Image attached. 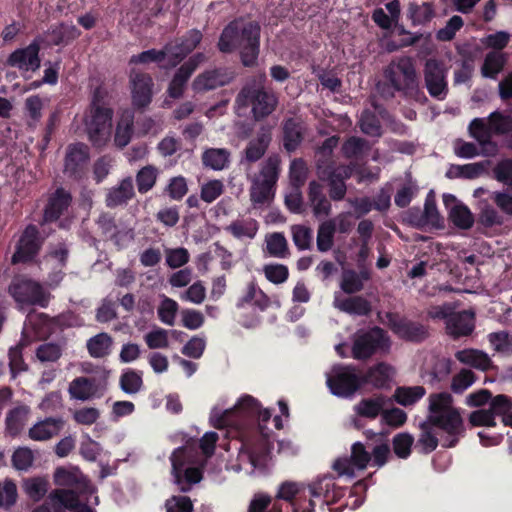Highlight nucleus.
Here are the masks:
<instances>
[{"mask_svg": "<svg viewBox=\"0 0 512 512\" xmlns=\"http://www.w3.org/2000/svg\"><path fill=\"white\" fill-rule=\"evenodd\" d=\"M260 32L258 22L243 17L236 18L222 30L217 47L222 53L238 50L241 63L245 67H254L260 52Z\"/></svg>", "mask_w": 512, "mask_h": 512, "instance_id": "f257e3e1", "label": "nucleus"}, {"mask_svg": "<svg viewBox=\"0 0 512 512\" xmlns=\"http://www.w3.org/2000/svg\"><path fill=\"white\" fill-rule=\"evenodd\" d=\"M383 76L385 81L378 82L376 90L384 99H393L395 92L405 97H416L420 92L415 60L410 56L393 58L384 68Z\"/></svg>", "mask_w": 512, "mask_h": 512, "instance_id": "f03ea898", "label": "nucleus"}, {"mask_svg": "<svg viewBox=\"0 0 512 512\" xmlns=\"http://www.w3.org/2000/svg\"><path fill=\"white\" fill-rule=\"evenodd\" d=\"M428 400L429 420L448 435L443 447L456 446L459 438L464 435L465 427L460 411L453 406V397L447 392H441L431 394Z\"/></svg>", "mask_w": 512, "mask_h": 512, "instance_id": "7ed1b4c3", "label": "nucleus"}, {"mask_svg": "<svg viewBox=\"0 0 512 512\" xmlns=\"http://www.w3.org/2000/svg\"><path fill=\"white\" fill-rule=\"evenodd\" d=\"M267 77L264 73L251 78L243 86L236 97L241 106H251L255 120L259 121L272 114L278 105V96L265 85Z\"/></svg>", "mask_w": 512, "mask_h": 512, "instance_id": "20e7f679", "label": "nucleus"}, {"mask_svg": "<svg viewBox=\"0 0 512 512\" xmlns=\"http://www.w3.org/2000/svg\"><path fill=\"white\" fill-rule=\"evenodd\" d=\"M105 92L101 88L94 90L91 100V117L86 127L91 142L97 146H104L111 137L113 111L106 106Z\"/></svg>", "mask_w": 512, "mask_h": 512, "instance_id": "39448f33", "label": "nucleus"}, {"mask_svg": "<svg viewBox=\"0 0 512 512\" xmlns=\"http://www.w3.org/2000/svg\"><path fill=\"white\" fill-rule=\"evenodd\" d=\"M8 293L20 308L25 306L47 307L50 295L43 286L24 275L15 276L8 286Z\"/></svg>", "mask_w": 512, "mask_h": 512, "instance_id": "423d86ee", "label": "nucleus"}, {"mask_svg": "<svg viewBox=\"0 0 512 512\" xmlns=\"http://www.w3.org/2000/svg\"><path fill=\"white\" fill-rule=\"evenodd\" d=\"M172 464V476L174 483L179 487L181 492H189L192 485L202 480V469L200 467L191 466L192 451L179 447L170 456Z\"/></svg>", "mask_w": 512, "mask_h": 512, "instance_id": "0eeeda50", "label": "nucleus"}, {"mask_svg": "<svg viewBox=\"0 0 512 512\" xmlns=\"http://www.w3.org/2000/svg\"><path fill=\"white\" fill-rule=\"evenodd\" d=\"M316 173L321 181L328 183L330 200L341 201L345 198L347 186L345 180L352 175L349 166H336L334 161L319 159L316 161Z\"/></svg>", "mask_w": 512, "mask_h": 512, "instance_id": "6e6552de", "label": "nucleus"}, {"mask_svg": "<svg viewBox=\"0 0 512 512\" xmlns=\"http://www.w3.org/2000/svg\"><path fill=\"white\" fill-rule=\"evenodd\" d=\"M110 371L99 367L96 375L76 377L69 383L68 393L72 399L87 401L101 398L107 390Z\"/></svg>", "mask_w": 512, "mask_h": 512, "instance_id": "1a4fd4ad", "label": "nucleus"}, {"mask_svg": "<svg viewBox=\"0 0 512 512\" xmlns=\"http://www.w3.org/2000/svg\"><path fill=\"white\" fill-rule=\"evenodd\" d=\"M391 342L387 333L380 327L368 331H359L354 336L352 356L357 360H366L377 351L387 352Z\"/></svg>", "mask_w": 512, "mask_h": 512, "instance_id": "9d476101", "label": "nucleus"}, {"mask_svg": "<svg viewBox=\"0 0 512 512\" xmlns=\"http://www.w3.org/2000/svg\"><path fill=\"white\" fill-rule=\"evenodd\" d=\"M43 242L44 239L40 236L37 226L27 225L19 236L11 263L16 265L31 262L40 252Z\"/></svg>", "mask_w": 512, "mask_h": 512, "instance_id": "9b49d317", "label": "nucleus"}, {"mask_svg": "<svg viewBox=\"0 0 512 512\" xmlns=\"http://www.w3.org/2000/svg\"><path fill=\"white\" fill-rule=\"evenodd\" d=\"M327 385L332 394L349 398L362 386V382L353 366H343L333 370L332 376L327 379Z\"/></svg>", "mask_w": 512, "mask_h": 512, "instance_id": "f8f14e48", "label": "nucleus"}, {"mask_svg": "<svg viewBox=\"0 0 512 512\" xmlns=\"http://www.w3.org/2000/svg\"><path fill=\"white\" fill-rule=\"evenodd\" d=\"M386 324L392 332L405 341L422 342L429 337V329L425 325L401 317L396 313H386Z\"/></svg>", "mask_w": 512, "mask_h": 512, "instance_id": "ddd939ff", "label": "nucleus"}, {"mask_svg": "<svg viewBox=\"0 0 512 512\" xmlns=\"http://www.w3.org/2000/svg\"><path fill=\"white\" fill-rule=\"evenodd\" d=\"M371 460V454L361 442H356L351 447L349 457H340L332 465V469L338 476L355 477V469L364 470Z\"/></svg>", "mask_w": 512, "mask_h": 512, "instance_id": "4468645a", "label": "nucleus"}, {"mask_svg": "<svg viewBox=\"0 0 512 512\" xmlns=\"http://www.w3.org/2000/svg\"><path fill=\"white\" fill-rule=\"evenodd\" d=\"M42 37H36L28 46L13 51L7 58V65L20 71H37L41 66L39 56Z\"/></svg>", "mask_w": 512, "mask_h": 512, "instance_id": "2eb2a0df", "label": "nucleus"}, {"mask_svg": "<svg viewBox=\"0 0 512 512\" xmlns=\"http://www.w3.org/2000/svg\"><path fill=\"white\" fill-rule=\"evenodd\" d=\"M425 86L431 97L444 100L448 94L445 69L436 59H428L424 66Z\"/></svg>", "mask_w": 512, "mask_h": 512, "instance_id": "dca6fc26", "label": "nucleus"}, {"mask_svg": "<svg viewBox=\"0 0 512 512\" xmlns=\"http://www.w3.org/2000/svg\"><path fill=\"white\" fill-rule=\"evenodd\" d=\"M272 141V128L262 125L253 139H251L240 158V164L250 167L251 164L259 161L267 152Z\"/></svg>", "mask_w": 512, "mask_h": 512, "instance_id": "f3484780", "label": "nucleus"}, {"mask_svg": "<svg viewBox=\"0 0 512 512\" xmlns=\"http://www.w3.org/2000/svg\"><path fill=\"white\" fill-rule=\"evenodd\" d=\"M469 135L482 148V156L494 157L499 152L498 144L492 140L493 128L490 121L484 118L473 119L468 126Z\"/></svg>", "mask_w": 512, "mask_h": 512, "instance_id": "a211bd4d", "label": "nucleus"}, {"mask_svg": "<svg viewBox=\"0 0 512 512\" xmlns=\"http://www.w3.org/2000/svg\"><path fill=\"white\" fill-rule=\"evenodd\" d=\"M234 77V72L224 67L205 70L195 77L192 89L197 93L215 90L229 84Z\"/></svg>", "mask_w": 512, "mask_h": 512, "instance_id": "6ab92c4d", "label": "nucleus"}, {"mask_svg": "<svg viewBox=\"0 0 512 512\" xmlns=\"http://www.w3.org/2000/svg\"><path fill=\"white\" fill-rule=\"evenodd\" d=\"M130 85L133 106L138 109L146 108L152 101L153 79L147 73L132 71Z\"/></svg>", "mask_w": 512, "mask_h": 512, "instance_id": "aec40b11", "label": "nucleus"}, {"mask_svg": "<svg viewBox=\"0 0 512 512\" xmlns=\"http://www.w3.org/2000/svg\"><path fill=\"white\" fill-rule=\"evenodd\" d=\"M89 160L88 147L82 143L67 146L64 159V173L69 177H80Z\"/></svg>", "mask_w": 512, "mask_h": 512, "instance_id": "412c9836", "label": "nucleus"}, {"mask_svg": "<svg viewBox=\"0 0 512 512\" xmlns=\"http://www.w3.org/2000/svg\"><path fill=\"white\" fill-rule=\"evenodd\" d=\"M72 196L69 191L62 187L57 188L48 197L47 204L43 211V217L39 222L40 225H45L50 222L58 220L61 215L71 205Z\"/></svg>", "mask_w": 512, "mask_h": 512, "instance_id": "4be33fe9", "label": "nucleus"}, {"mask_svg": "<svg viewBox=\"0 0 512 512\" xmlns=\"http://www.w3.org/2000/svg\"><path fill=\"white\" fill-rule=\"evenodd\" d=\"M475 329V313L472 310L454 312L446 321V332L453 339L466 337Z\"/></svg>", "mask_w": 512, "mask_h": 512, "instance_id": "5701e85b", "label": "nucleus"}, {"mask_svg": "<svg viewBox=\"0 0 512 512\" xmlns=\"http://www.w3.org/2000/svg\"><path fill=\"white\" fill-rule=\"evenodd\" d=\"M306 127L299 117H291L282 122L283 147L291 153L294 152L304 140Z\"/></svg>", "mask_w": 512, "mask_h": 512, "instance_id": "b1692460", "label": "nucleus"}, {"mask_svg": "<svg viewBox=\"0 0 512 512\" xmlns=\"http://www.w3.org/2000/svg\"><path fill=\"white\" fill-rule=\"evenodd\" d=\"M65 425L62 417H48L36 422L28 431V436L34 441H47L59 435Z\"/></svg>", "mask_w": 512, "mask_h": 512, "instance_id": "393cba45", "label": "nucleus"}, {"mask_svg": "<svg viewBox=\"0 0 512 512\" xmlns=\"http://www.w3.org/2000/svg\"><path fill=\"white\" fill-rule=\"evenodd\" d=\"M392 400L383 394L373 397L363 398L354 405L353 410L359 417L366 419H376L385 409V406H391Z\"/></svg>", "mask_w": 512, "mask_h": 512, "instance_id": "a878e982", "label": "nucleus"}, {"mask_svg": "<svg viewBox=\"0 0 512 512\" xmlns=\"http://www.w3.org/2000/svg\"><path fill=\"white\" fill-rule=\"evenodd\" d=\"M308 201L316 218L328 217L332 211L330 200L323 192V186L313 180L308 185Z\"/></svg>", "mask_w": 512, "mask_h": 512, "instance_id": "bb28decb", "label": "nucleus"}, {"mask_svg": "<svg viewBox=\"0 0 512 512\" xmlns=\"http://www.w3.org/2000/svg\"><path fill=\"white\" fill-rule=\"evenodd\" d=\"M134 196L133 180L131 177H126L107 191L105 203L107 207L115 208L127 204Z\"/></svg>", "mask_w": 512, "mask_h": 512, "instance_id": "cd10ccee", "label": "nucleus"}, {"mask_svg": "<svg viewBox=\"0 0 512 512\" xmlns=\"http://www.w3.org/2000/svg\"><path fill=\"white\" fill-rule=\"evenodd\" d=\"M333 306L339 311L353 316H368L372 311L371 303L362 296L340 298L335 295Z\"/></svg>", "mask_w": 512, "mask_h": 512, "instance_id": "c85d7f7f", "label": "nucleus"}, {"mask_svg": "<svg viewBox=\"0 0 512 512\" xmlns=\"http://www.w3.org/2000/svg\"><path fill=\"white\" fill-rule=\"evenodd\" d=\"M201 161L205 168L222 171L230 165L231 152L226 148H206L201 155Z\"/></svg>", "mask_w": 512, "mask_h": 512, "instance_id": "c756f323", "label": "nucleus"}, {"mask_svg": "<svg viewBox=\"0 0 512 512\" xmlns=\"http://www.w3.org/2000/svg\"><path fill=\"white\" fill-rule=\"evenodd\" d=\"M435 428L436 427L429 418L419 424L420 432L417 437L415 448L421 454H429L437 448L439 440L437 438Z\"/></svg>", "mask_w": 512, "mask_h": 512, "instance_id": "7c9ffc66", "label": "nucleus"}, {"mask_svg": "<svg viewBox=\"0 0 512 512\" xmlns=\"http://www.w3.org/2000/svg\"><path fill=\"white\" fill-rule=\"evenodd\" d=\"M31 409L25 404L10 409L5 418L6 429L12 436L18 435L28 422Z\"/></svg>", "mask_w": 512, "mask_h": 512, "instance_id": "2f4dec72", "label": "nucleus"}, {"mask_svg": "<svg viewBox=\"0 0 512 512\" xmlns=\"http://www.w3.org/2000/svg\"><path fill=\"white\" fill-rule=\"evenodd\" d=\"M370 279L368 270L363 269L356 272L352 269L344 270L341 276L340 288L346 294L352 295L364 288V282Z\"/></svg>", "mask_w": 512, "mask_h": 512, "instance_id": "473e14b6", "label": "nucleus"}, {"mask_svg": "<svg viewBox=\"0 0 512 512\" xmlns=\"http://www.w3.org/2000/svg\"><path fill=\"white\" fill-rule=\"evenodd\" d=\"M456 359L476 369L486 371L492 366L490 357L478 349H463L455 353Z\"/></svg>", "mask_w": 512, "mask_h": 512, "instance_id": "72a5a7b5", "label": "nucleus"}, {"mask_svg": "<svg viewBox=\"0 0 512 512\" xmlns=\"http://www.w3.org/2000/svg\"><path fill=\"white\" fill-rule=\"evenodd\" d=\"M280 166L281 159L279 155L272 154L261 163L259 173L255 175L253 178L258 181L275 186L279 178L281 170Z\"/></svg>", "mask_w": 512, "mask_h": 512, "instance_id": "f704fd0d", "label": "nucleus"}, {"mask_svg": "<svg viewBox=\"0 0 512 512\" xmlns=\"http://www.w3.org/2000/svg\"><path fill=\"white\" fill-rule=\"evenodd\" d=\"M225 230L236 239H254L259 230V223L253 218L236 219Z\"/></svg>", "mask_w": 512, "mask_h": 512, "instance_id": "c9c22d12", "label": "nucleus"}, {"mask_svg": "<svg viewBox=\"0 0 512 512\" xmlns=\"http://www.w3.org/2000/svg\"><path fill=\"white\" fill-rule=\"evenodd\" d=\"M488 200H480L477 204L478 222L486 227L501 226L505 222V218Z\"/></svg>", "mask_w": 512, "mask_h": 512, "instance_id": "e433bc0d", "label": "nucleus"}, {"mask_svg": "<svg viewBox=\"0 0 512 512\" xmlns=\"http://www.w3.org/2000/svg\"><path fill=\"white\" fill-rule=\"evenodd\" d=\"M391 372L392 368L389 365L378 363L369 368L363 376H360L362 385L370 384L376 388H382L390 380Z\"/></svg>", "mask_w": 512, "mask_h": 512, "instance_id": "4c0bfd02", "label": "nucleus"}, {"mask_svg": "<svg viewBox=\"0 0 512 512\" xmlns=\"http://www.w3.org/2000/svg\"><path fill=\"white\" fill-rule=\"evenodd\" d=\"M48 500L50 501L52 508L59 507V509H68L73 512L79 508L82 504L79 502L78 495L72 490L66 489H55L53 490L49 496Z\"/></svg>", "mask_w": 512, "mask_h": 512, "instance_id": "58836bf2", "label": "nucleus"}, {"mask_svg": "<svg viewBox=\"0 0 512 512\" xmlns=\"http://www.w3.org/2000/svg\"><path fill=\"white\" fill-rule=\"evenodd\" d=\"M507 62V57L499 51L488 52L481 66V75L484 78L496 79L498 74L503 70Z\"/></svg>", "mask_w": 512, "mask_h": 512, "instance_id": "ea45409f", "label": "nucleus"}, {"mask_svg": "<svg viewBox=\"0 0 512 512\" xmlns=\"http://www.w3.org/2000/svg\"><path fill=\"white\" fill-rule=\"evenodd\" d=\"M112 344V337L106 332H101L88 339L86 347L91 357L104 358L110 354Z\"/></svg>", "mask_w": 512, "mask_h": 512, "instance_id": "a19ab883", "label": "nucleus"}, {"mask_svg": "<svg viewBox=\"0 0 512 512\" xmlns=\"http://www.w3.org/2000/svg\"><path fill=\"white\" fill-rule=\"evenodd\" d=\"M53 45H67L80 36V31L73 24L61 23L48 32Z\"/></svg>", "mask_w": 512, "mask_h": 512, "instance_id": "79ce46f5", "label": "nucleus"}, {"mask_svg": "<svg viewBox=\"0 0 512 512\" xmlns=\"http://www.w3.org/2000/svg\"><path fill=\"white\" fill-rule=\"evenodd\" d=\"M266 249L270 256L284 259L290 255L287 239L281 232H273L265 236Z\"/></svg>", "mask_w": 512, "mask_h": 512, "instance_id": "37998d69", "label": "nucleus"}, {"mask_svg": "<svg viewBox=\"0 0 512 512\" xmlns=\"http://www.w3.org/2000/svg\"><path fill=\"white\" fill-rule=\"evenodd\" d=\"M371 149L369 142L361 137L351 136L342 145L341 151L345 158L359 159Z\"/></svg>", "mask_w": 512, "mask_h": 512, "instance_id": "c03bdc74", "label": "nucleus"}, {"mask_svg": "<svg viewBox=\"0 0 512 512\" xmlns=\"http://www.w3.org/2000/svg\"><path fill=\"white\" fill-rule=\"evenodd\" d=\"M426 394L423 386H402L394 391L393 398L402 406H411L419 401Z\"/></svg>", "mask_w": 512, "mask_h": 512, "instance_id": "a18cd8bd", "label": "nucleus"}, {"mask_svg": "<svg viewBox=\"0 0 512 512\" xmlns=\"http://www.w3.org/2000/svg\"><path fill=\"white\" fill-rule=\"evenodd\" d=\"M335 233L336 227L332 221L326 220L318 226L316 245L319 252L324 253L332 249Z\"/></svg>", "mask_w": 512, "mask_h": 512, "instance_id": "49530a36", "label": "nucleus"}, {"mask_svg": "<svg viewBox=\"0 0 512 512\" xmlns=\"http://www.w3.org/2000/svg\"><path fill=\"white\" fill-rule=\"evenodd\" d=\"M449 218L456 227L464 230L470 229L474 224L471 211L463 204H456L451 207Z\"/></svg>", "mask_w": 512, "mask_h": 512, "instance_id": "de8ad7c7", "label": "nucleus"}, {"mask_svg": "<svg viewBox=\"0 0 512 512\" xmlns=\"http://www.w3.org/2000/svg\"><path fill=\"white\" fill-rule=\"evenodd\" d=\"M158 177V169L153 165H147L141 168L136 174V184L138 192L145 194L150 191Z\"/></svg>", "mask_w": 512, "mask_h": 512, "instance_id": "09e8293b", "label": "nucleus"}, {"mask_svg": "<svg viewBox=\"0 0 512 512\" xmlns=\"http://www.w3.org/2000/svg\"><path fill=\"white\" fill-rule=\"evenodd\" d=\"M49 482L44 477H34L25 479L23 489L33 501L41 500L48 491Z\"/></svg>", "mask_w": 512, "mask_h": 512, "instance_id": "8fccbe9b", "label": "nucleus"}, {"mask_svg": "<svg viewBox=\"0 0 512 512\" xmlns=\"http://www.w3.org/2000/svg\"><path fill=\"white\" fill-rule=\"evenodd\" d=\"M360 130L371 137H380L382 135L381 123L376 114L370 110H364L359 119Z\"/></svg>", "mask_w": 512, "mask_h": 512, "instance_id": "3c124183", "label": "nucleus"}, {"mask_svg": "<svg viewBox=\"0 0 512 512\" xmlns=\"http://www.w3.org/2000/svg\"><path fill=\"white\" fill-rule=\"evenodd\" d=\"M64 346L60 343L46 342L36 348V358L42 362H57L63 354Z\"/></svg>", "mask_w": 512, "mask_h": 512, "instance_id": "603ef678", "label": "nucleus"}, {"mask_svg": "<svg viewBox=\"0 0 512 512\" xmlns=\"http://www.w3.org/2000/svg\"><path fill=\"white\" fill-rule=\"evenodd\" d=\"M407 15L413 25H421L433 18L434 10L430 3H422L421 5L410 3Z\"/></svg>", "mask_w": 512, "mask_h": 512, "instance_id": "864d4df0", "label": "nucleus"}, {"mask_svg": "<svg viewBox=\"0 0 512 512\" xmlns=\"http://www.w3.org/2000/svg\"><path fill=\"white\" fill-rule=\"evenodd\" d=\"M274 186L252 179L250 187V200L254 205H261L269 202L273 198Z\"/></svg>", "mask_w": 512, "mask_h": 512, "instance_id": "5fc2aeb1", "label": "nucleus"}, {"mask_svg": "<svg viewBox=\"0 0 512 512\" xmlns=\"http://www.w3.org/2000/svg\"><path fill=\"white\" fill-rule=\"evenodd\" d=\"M132 127L133 116L130 113L122 115L120 121L117 124L114 138L115 144L118 147L123 148L130 142Z\"/></svg>", "mask_w": 512, "mask_h": 512, "instance_id": "6e6d98bb", "label": "nucleus"}, {"mask_svg": "<svg viewBox=\"0 0 512 512\" xmlns=\"http://www.w3.org/2000/svg\"><path fill=\"white\" fill-rule=\"evenodd\" d=\"M178 310L179 305L175 300L167 296H163L157 308V315L162 323L172 326L175 323Z\"/></svg>", "mask_w": 512, "mask_h": 512, "instance_id": "4d7b16f0", "label": "nucleus"}, {"mask_svg": "<svg viewBox=\"0 0 512 512\" xmlns=\"http://www.w3.org/2000/svg\"><path fill=\"white\" fill-rule=\"evenodd\" d=\"M119 384L122 391L126 394H136L143 386L141 373L128 369L120 376Z\"/></svg>", "mask_w": 512, "mask_h": 512, "instance_id": "13d9d810", "label": "nucleus"}, {"mask_svg": "<svg viewBox=\"0 0 512 512\" xmlns=\"http://www.w3.org/2000/svg\"><path fill=\"white\" fill-rule=\"evenodd\" d=\"M291 234L293 243L299 250L311 248L313 231L310 227L301 224L292 225Z\"/></svg>", "mask_w": 512, "mask_h": 512, "instance_id": "bf43d9fd", "label": "nucleus"}, {"mask_svg": "<svg viewBox=\"0 0 512 512\" xmlns=\"http://www.w3.org/2000/svg\"><path fill=\"white\" fill-rule=\"evenodd\" d=\"M191 73L186 70L182 65L175 72L169 87L168 94L172 98H179L183 95L185 86L191 77Z\"/></svg>", "mask_w": 512, "mask_h": 512, "instance_id": "052dcab7", "label": "nucleus"}, {"mask_svg": "<svg viewBox=\"0 0 512 512\" xmlns=\"http://www.w3.org/2000/svg\"><path fill=\"white\" fill-rule=\"evenodd\" d=\"M18 498L17 486L11 479L0 482V507L9 510L16 504Z\"/></svg>", "mask_w": 512, "mask_h": 512, "instance_id": "680f3d73", "label": "nucleus"}, {"mask_svg": "<svg viewBox=\"0 0 512 512\" xmlns=\"http://www.w3.org/2000/svg\"><path fill=\"white\" fill-rule=\"evenodd\" d=\"M165 262L171 269H177L186 265L190 260V254L184 247L165 248Z\"/></svg>", "mask_w": 512, "mask_h": 512, "instance_id": "e2e57ef3", "label": "nucleus"}, {"mask_svg": "<svg viewBox=\"0 0 512 512\" xmlns=\"http://www.w3.org/2000/svg\"><path fill=\"white\" fill-rule=\"evenodd\" d=\"M454 154L463 159H472L479 155L482 156V148L478 143L468 142L463 139H456L453 142Z\"/></svg>", "mask_w": 512, "mask_h": 512, "instance_id": "0e129e2a", "label": "nucleus"}, {"mask_svg": "<svg viewBox=\"0 0 512 512\" xmlns=\"http://www.w3.org/2000/svg\"><path fill=\"white\" fill-rule=\"evenodd\" d=\"M476 378L473 371L462 369L453 376L450 388L455 394H462L476 381Z\"/></svg>", "mask_w": 512, "mask_h": 512, "instance_id": "69168bd1", "label": "nucleus"}, {"mask_svg": "<svg viewBox=\"0 0 512 512\" xmlns=\"http://www.w3.org/2000/svg\"><path fill=\"white\" fill-rule=\"evenodd\" d=\"M488 409L494 418L496 416H500L503 420L504 416H508L512 410V399L507 395L498 394L494 397H491Z\"/></svg>", "mask_w": 512, "mask_h": 512, "instance_id": "338daca9", "label": "nucleus"}, {"mask_svg": "<svg viewBox=\"0 0 512 512\" xmlns=\"http://www.w3.org/2000/svg\"><path fill=\"white\" fill-rule=\"evenodd\" d=\"M414 443V437L406 432L396 434L393 437V451L402 459H406L411 453V447Z\"/></svg>", "mask_w": 512, "mask_h": 512, "instance_id": "774afa93", "label": "nucleus"}]
</instances>
